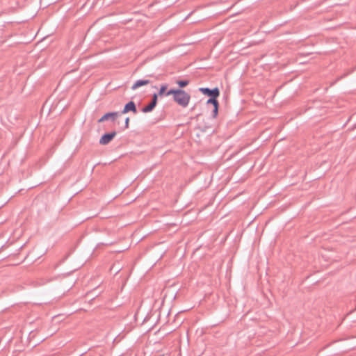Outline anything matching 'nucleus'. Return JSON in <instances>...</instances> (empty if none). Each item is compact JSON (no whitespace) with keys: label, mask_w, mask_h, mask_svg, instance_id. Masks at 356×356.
Instances as JSON below:
<instances>
[{"label":"nucleus","mask_w":356,"mask_h":356,"mask_svg":"<svg viewBox=\"0 0 356 356\" xmlns=\"http://www.w3.org/2000/svg\"><path fill=\"white\" fill-rule=\"evenodd\" d=\"M173 100L178 105L185 108L188 105L190 102L191 95L185 90L180 89L179 92L176 93Z\"/></svg>","instance_id":"obj_1"},{"label":"nucleus","mask_w":356,"mask_h":356,"mask_svg":"<svg viewBox=\"0 0 356 356\" xmlns=\"http://www.w3.org/2000/svg\"><path fill=\"white\" fill-rule=\"evenodd\" d=\"M199 90L204 95L209 97V98L213 97H219L220 90L218 88L216 87L213 89H210L209 88H200Z\"/></svg>","instance_id":"obj_2"},{"label":"nucleus","mask_w":356,"mask_h":356,"mask_svg":"<svg viewBox=\"0 0 356 356\" xmlns=\"http://www.w3.org/2000/svg\"><path fill=\"white\" fill-rule=\"evenodd\" d=\"M116 134L117 133L115 131L103 134L99 139V144L103 145L108 144L114 138Z\"/></svg>","instance_id":"obj_3"},{"label":"nucleus","mask_w":356,"mask_h":356,"mask_svg":"<svg viewBox=\"0 0 356 356\" xmlns=\"http://www.w3.org/2000/svg\"><path fill=\"white\" fill-rule=\"evenodd\" d=\"M129 112H133L134 114L138 113L136 105L134 101H130L124 105V108L120 112V114H125Z\"/></svg>","instance_id":"obj_4"},{"label":"nucleus","mask_w":356,"mask_h":356,"mask_svg":"<svg viewBox=\"0 0 356 356\" xmlns=\"http://www.w3.org/2000/svg\"><path fill=\"white\" fill-rule=\"evenodd\" d=\"M120 115V112H109L105 113L101 118L98 120V122H102L106 120H111L114 122Z\"/></svg>","instance_id":"obj_5"},{"label":"nucleus","mask_w":356,"mask_h":356,"mask_svg":"<svg viewBox=\"0 0 356 356\" xmlns=\"http://www.w3.org/2000/svg\"><path fill=\"white\" fill-rule=\"evenodd\" d=\"M152 81L149 79H138L131 86L133 90L147 84H149Z\"/></svg>","instance_id":"obj_6"},{"label":"nucleus","mask_w":356,"mask_h":356,"mask_svg":"<svg viewBox=\"0 0 356 356\" xmlns=\"http://www.w3.org/2000/svg\"><path fill=\"white\" fill-rule=\"evenodd\" d=\"M218 97H213L209 98L207 101V104H212L213 106V107L219 106V103L217 99Z\"/></svg>","instance_id":"obj_7"},{"label":"nucleus","mask_w":356,"mask_h":356,"mask_svg":"<svg viewBox=\"0 0 356 356\" xmlns=\"http://www.w3.org/2000/svg\"><path fill=\"white\" fill-rule=\"evenodd\" d=\"M155 107L153 106L150 103L145 106H143L141 109V111L143 112V113H149V112H151L153 111V109Z\"/></svg>","instance_id":"obj_8"},{"label":"nucleus","mask_w":356,"mask_h":356,"mask_svg":"<svg viewBox=\"0 0 356 356\" xmlns=\"http://www.w3.org/2000/svg\"><path fill=\"white\" fill-rule=\"evenodd\" d=\"M176 83L179 86V88H184V87H186V86L188 85L189 81L186 80V79L178 80V81H177Z\"/></svg>","instance_id":"obj_9"},{"label":"nucleus","mask_w":356,"mask_h":356,"mask_svg":"<svg viewBox=\"0 0 356 356\" xmlns=\"http://www.w3.org/2000/svg\"><path fill=\"white\" fill-rule=\"evenodd\" d=\"M180 89L181 88H179V89H174V88L170 89L168 92H165V95L166 96L172 95L173 99H174L175 96L176 95V93L178 92Z\"/></svg>","instance_id":"obj_10"},{"label":"nucleus","mask_w":356,"mask_h":356,"mask_svg":"<svg viewBox=\"0 0 356 356\" xmlns=\"http://www.w3.org/2000/svg\"><path fill=\"white\" fill-rule=\"evenodd\" d=\"M157 101H158V95L156 93H154L153 95H152V100L150 102V104L156 107V104H157Z\"/></svg>","instance_id":"obj_11"},{"label":"nucleus","mask_w":356,"mask_h":356,"mask_svg":"<svg viewBox=\"0 0 356 356\" xmlns=\"http://www.w3.org/2000/svg\"><path fill=\"white\" fill-rule=\"evenodd\" d=\"M167 88H168V84H163V85H161V88L159 89V93L157 95H160V96H162L165 93Z\"/></svg>","instance_id":"obj_12"},{"label":"nucleus","mask_w":356,"mask_h":356,"mask_svg":"<svg viewBox=\"0 0 356 356\" xmlns=\"http://www.w3.org/2000/svg\"><path fill=\"white\" fill-rule=\"evenodd\" d=\"M218 108H219V106H216V107H213V109L212 111V117L213 118H216V116L218 115Z\"/></svg>","instance_id":"obj_13"},{"label":"nucleus","mask_w":356,"mask_h":356,"mask_svg":"<svg viewBox=\"0 0 356 356\" xmlns=\"http://www.w3.org/2000/svg\"><path fill=\"white\" fill-rule=\"evenodd\" d=\"M129 118L127 117L124 120V129H128L129 127Z\"/></svg>","instance_id":"obj_14"},{"label":"nucleus","mask_w":356,"mask_h":356,"mask_svg":"<svg viewBox=\"0 0 356 356\" xmlns=\"http://www.w3.org/2000/svg\"><path fill=\"white\" fill-rule=\"evenodd\" d=\"M146 76L147 77H155L153 74H148Z\"/></svg>","instance_id":"obj_15"}]
</instances>
